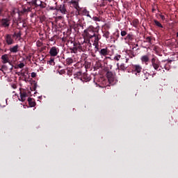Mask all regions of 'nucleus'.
I'll return each instance as SVG.
<instances>
[{"mask_svg":"<svg viewBox=\"0 0 178 178\" xmlns=\"http://www.w3.org/2000/svg\"><path fill=\"white\" fill-rule=\"evenodd\" d=\"M79 2H80V0H71L70 3L78 12V15H80V10H81V8H80V6H79Z\"/></svg>","mask_w":178,"mask_h":178,"instance_id":"39448f33","label":"nucleus"},{"mask_svg":"<svg viewBox=\"0 0 178 178\" xmlns=\"http://www.w3.org/2000/svg\"><path fill=\"white\" fill-rule=\"evenodd\" d=\"M49 54L51 56H56L59 54V49L56 47H53L50 49Z\"/></svg>","mask_w":178,"mask_h":178,"instance_id":"0eeeda50","label":"nucleus"},{"mask_svg":"<svg viewBox=\"0 0 178 178\" xmlns=\"http://www.w3.org/2000/svg\"><path fill=\"white\" fill-rule=\"evenodd\" d=\"M127 32H126V31H121L122 37H124V35H127Z\"/></svg>","mask_w":178,"mask_h":178,"instance_id":"b1692460","label":"nucleus"},{"mask_svg":"<svg viewBox=\"0 0 178 178\" xmlns=\"http://www.w3.org/2000/svg\"><path fill=\"white\" fill-rule=\"evenodd\" d=\"M120 69H121L122 70H126V69H127V67H126V65H124V64H122L120 66Z\"/></svg>","mask_w":178,"mask_h":178,"instance_id":"4be33fe9","label":"nucleus"},{"mask_svg":"<svg viewBox=\"0 0 178 178\" xmlns=\"http://www.w3.org/2000/svg\"><path fill=\"white\" fill-rule=\"evenodd\" d=\"M106 76L110 84L113 85L116 83V78H115V74H113V73L108 72Z\"/></svg>","mask_w":178,"mask_h":178,"instance_id":"f257e3e1","label":"nucleus"},{"mask_svg":"<svg viewBox=\"0 0 178 178\" xmlns=\"http://www.w3.org/2000/svg\"><path fill=\"white\" fill-rule=\"evenodd\" d=\"M27 97V93L25 92H20V99L19 101H22V102H24L26 101V97Z\"/></svg>","mask_w":178,"mask_h":178,"instance_id":"ddd939ff","label":"nucleus"},{"mask_svg":"<svg viewBox=\"0 0 178 178\" xmlns=\"http://www.w3.org/2000/svg\"><path fill=\"white\" fill-rule=\"evenodd\" d=\"M49 65H51V66L55 65V60H54V58H51L49 61Z\"/></svg>","mask_w":178,"mask_h":178,"instance_id":"412c9836","label":"nucleus"},{"mask_svg":"<svg viewBox=\"0 0 178 178\" xmlns=\"http://www.w3.org/2000/svg\"><path fill=\"white\" fill-rule=\"evenodd\" d=\"M69 60H70V63H72V59H69Z\"/></svg>","mask_w":178,"mask_h":178,"instance_id":"7c9ffc66","label":"nucleus"},{"mask_svg":"<svg viewBox=\"0 0 178 178\" xmlns=\"http://www.w3.org/2000/svg\"><path fill=\"white\" fill-rule=\"evenodd\" d=\"M148 76H149V74H148V73L144 74V75H142L143 79L147 80V79H148Z\"/></svg>","mask_w":178,"mask_h":178,"instance_id":"aec40b11","label":"nucleus"},{"mask_svg":"<svg viewBox=\"0 0 178 178\" xmlns=\"http://www.w3.org/2000/svg\"><path fill=\"white\" fill-rule=\"evenodd\" d=\"M9 24H10V22L8 19H3L1 20V25L3 27H9Z\"/></svg>","mask_w":178,"mask_h":178,"instance_id":"9d476101","label":"nucleus"},{"mask_svg":"<svg viewBox=\"0 0 178 178\" xmlns=\"http://www.w3.org/2000/svg\"><path fill=\"white\" fill-rule=\"evenodd\" d=\"M83 35L86 37V38H93V37H95V33L91 30L86 29L83 31Z\"/></svg>","mask_w":178,"mask_h":178,"instance_id":"423d86ee","label":"nucleus"},{"mask_svg":"<svg viewBox=\"0 0 178 178\" xmlns=\"http://www.w3.org/2000/svg\"><path fill=\"white\" fill-rule=\"evenodd\" d=\"M129 62V58L126 59V63H127Z\"/></svg>","mask_w":178,"mask_h":178,"instance_id":"c756f323","label":"nucleus"},{"mask_svg":"<svg viewBox=\"0 0 178 178\" xmlns=\"http://www.w3.org/2000/svg\"><path fill=\"white\" fill-rule=\"evenodd\" d=\"M17 37H20V33H17Z\"/></svg>","mask_w":178,"mask_h":178,"instance_id":"c85d7f7f","label":"nucleus"},{"mask_svg":"<svg viewBox=\"0 0 178 178\" xmlns=\"http://www.w3.org/2000/svg\"><path fill=\"white\" fill-rule=\"evenodd\" d=\"M1 63H3V65L9 63V65H10L11 66L10 70H12V69H13V65H12L10 60H9V55L3 54V56H1Z\"/></svg>","mask_w":178,"mask_h":178,"instance_id":"f03ea898","label":"nucleus"},{"mask_svg":"<svg viewBox=\"0 0 178 178\" xmlns=\"http://www.w3.org/2000/svg\"><path fill=\"white\" fill-rule=\"evenodd\" d=\"M151 62L154 69L155 70H158V69H159V66L161 65V63L159 62V60H158V58H152Z\"/></svg>","mask_w":178,"mask_h":178,"instance_id":"7ed1b4c3","label":"nucleus"},{"mask_svg":"<svg viewBox=\"0 0 178 178\" xmlns=\"http://www.w3.org/2000/svg\"><path fill=\"white\" fill-rule=\"evenodd\" d=\"M5 40L8 45H12V44H13V39L12 38L11 35H6Z\"/></svg>","mask_w":178,"mask_h":178,"instance_id":"6e6552de","label":"nucleus"},{"mask_svg":"<svg viewBox=\"0 0 178 178\" xmlns=\"http://www.w3.org/2000/svg\"><path fill=\"white\" fill-rule=\"evenodd\" d=\"M160 17L161 19V20H165V16L163 15H160Z\"/></svg>","mask_w":178,"mask_h":178,"instance_id":"a878e982","label":"nucleus"},{"mask_svg":"<svg viewBox=\"0 0 178 178\" xmlns=\"http://www.w3.org/2000/svg\"><path fill=\"white\" fill-rule=\"evenodd\" d=\"M33 5H35V6H40V8H44V6H42V1L41 0H32Z\"/></svg>","mask_w":178,"mask_h":178,"instance_id":"1a4fd4ad","label":"nucleus"},{"mask_svg":"<svg viewBox=\"0 0 178 178\" xmlns=\"http://www.w3.org/2000/svg\"><path fill=\"white\" fill-rule=\"evenodd\" d=\"M140 60L143 62V63L148 65V62H149V57L147 55H145L140 58Z\"/></svg>","mask_w":178,"mask_h":178,"instance_id":"9b49d317","label":"nucleus"},{"mask_svg":"<svg viewBox=\"0 0 178 178\" xmlns=\"http://www.w3.org/2000/svg\"><path fill=\"white\" fill-rule=\"evenodd\" d=\"M82 13V15H83V16H87L88 17H91V16L90 15V12H88L86 9L85 8H81V10L79 11V13Z\"/></svg>","mask_w":178,"mask_h":178,"instance_id":"f8f14e48","label":"nucleus"},{"mask_svg":"<svg viewBox=\"0 0 178 178\" xmlns=\"http://www.w3.org/2000/svg\"><path fill=\"white\" fill-rule=\"evenodd\" d=\"M93 20H95V22L99 20V18L97 17H93Z\"/></svg>","mask_w":178,"mask_h":178,"instance_id":"bb28decb","label":"nucleus"},{"mask_svg":"<svg viewBox=\"0 0 178 178\" xmlns=\"http://www.w3.org/2000/svg\"><path fill=\"white\" fill-rule=\"evenodd\" d=\"M141 70H143V67L140 65H133V73L136 74V76H140V73H141Z\"/></svg>","mask_w":178,"mask_h":178,"instance_id":"20e7f679","label":"nucleus"},{"mask_svg":"<svg viewBox=\"0 0 178 178\" xmlns=\"http://www.w3.org/2000/svg\"><path fill=\"white\" fill-rule=\"evenodd\" d=\"M177 37H178V32L177 33Z\"/></svg>","mask_w":178,"mask_h":178,"instance_id":"f704fd0d","label":"nucleus"},{"mask_svg":"<svg viewBox=\"0 0 178 178\" xmlns=\"http://www.w3.org/2000/svg\"><path fill=\"white\" fill-rule=\"evenodd\" d=\"M19 51V45H15L10 49V51L13 52V54H16Z\"/></svg>","mask_w":178,"mask_h":178,"instance_id":"2eb2a0df","label":"nucleus"},{"mask_svg":"<svg viewBox=\"0 0 178 178\" xmlns=\"http://www.w3.org/2000/svg\"><path fill=\"white\" fill-rule=\"evenodd\" d=\"M94 37H95V41H94L93 45H96L97 47V45H99V41L101 38L99 36H96L95 35Z\"/></svg>","mask_w":178,"mask_h":178,"instance_id":"f3484780","label":"nucleus"},{"mask_svg":"<svg viewBox=\"0 0 178 178\" xmlns=\"http://www.w3.org/2000/svg\"><path fill=\"white\" fill-rule=\"evenodd\" d=\"M99 54L102 56H106V55H108V49H102L99 51Z\"/></svg>","mask_w":178,"mask_h":178,"instance_id":"dca6fc26","label":"nucleus"},{"mask_svg":"<svg viewBox=\"0 0 178 178\" xmlns=\"http://www.w3.org/2000/svg\"><path fill=\"white\" fill-rule=\"evenodd\" d=\"M120 55H117L114 57V60H120Z\"/></svg>","mask_w":178,"mask_h":178,"instance_id":"5701e85b","label":"nucleus"},{"mask_svg":"<svg viewBox=\"0 0 178 178\" xmlns=\"http://www.w3.org/2000/svg\"><path fill=\"white\" fill-rule=\"evenodd\" d=\"M34 105H35V103H33L32 106H34Z\"/></svg>","mask_w":178,"mask_h":178,"instance_id":"473e14b6","label":"nucleus"},{"mask_svg":"<svg viewBox=\"0 0 178 178\" xmlns=\"http://www.w3.org/2000/svg\"><path fill=\"white\" fill-rule=\"evenodd\" d=\"M24 67V63H19V64H18L17 65V67H15V69H23V67Z\"/></svg>","mask_w":178,"mask_h":178,"instance_id":"a211bd4d","label":"nucleus"},{"mask_svg":"<svg viewBox=\"0 0 178 178\" xmlns=\"http://www.w3.org/2000/svg\"><path fill=\"white\" fill-rule=\"evenodd\" d=\"M94 47L96 49H98V45H94Z\"/></svg>","mask_w":178,"mask_h":178,"instance_id":"cd10ccee","label":"nucleus"},{"mask_svg":"<svg viewBox=\"0 0 178 178\" xmlns=\"http://www.w3.org/2000/svg\"><path fill=\"white\" fill-rule=\"evenodd\" d=\"M154 24H156V26H157L158 27H161V29H162V27H163L162 26V24L156 20H154Z\"/></svg>","mask_w":178,"mask_h":178,"instance_id":"6ab92c4d","label":"nucleus"},{"mask_svg":"<svg viewBox=\"0 0 178 178\" xmlns=\"http://www.w3.org/2000/svg\"><path fill=\"white\" fill-rule=\"evenodd\" d=\"M59 10L63 13V15H66V13H67V10H66V8H65V5H60L59 7Z\"/></svg>","mask_w":178,"mask_h":178,"instance_id":"4468645a","label":"nucleus"},{"mask_svg":"<svg viewBox=\"0 0 178 178\" xmlns=\"http://www.w3.org/2000/svg\"><path fill=\"white\" fill-rule=\"evenodd\" d=\"M31 76L33 77V78L37 77V73H35V72H32V73L31 74Z\"/></svg>","mask_w":178,"mask_h":178,"instance_id":"393cba45","label":"nucleus"},{"mask_svg":"<svg viewBox=\"0 0 178 178\" xmlns=\"http://www.w3.org/2000/svg\"><path fill=\"white\" fill-rule=\"evenodd\" d=\"M1 11H2V10L0 8V13H1Z\"/></svg>","mask_w":178,"mask_h":178,"instance_id":"72a5a7b5","label":"nucleus"},{"mask_svg":"<svg viewBox=\"0 0 178 178\" xmlns=\"http://www.w3.org/2000/svg\"><path fill=\"white\" fill-rule=\"evenodd\" d=\"M2 69H5V65H3V66H2Z\"/></svg>","mask_w":178,"mask_h":178,"instance_id":"2f4dec72","label":"nucleus"}]
</instances>
